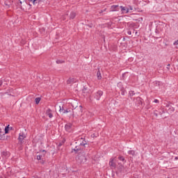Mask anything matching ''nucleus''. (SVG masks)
Segmentation results:
<instances>
[{"mask_svg": "<svg viewBox=\"0 0 178 178\" xmlns=\"http://www.w3.org/2000/svg\"><path fill=\"white\" fill-rule=\"evenodd\" d=\"M83 92H86L87 91V88H84V89L83 90Z\"/></svg>", "mask_w": 178, "mask_h": 178, "instance_id": "obj_26", "label": "nucleus"}, {"mask_svg": "<svg viewBox=\"0 0 178 178\" xmlns=\"http://www.w3.org/2000/svg\"><path fill=\"white\" fill-rule=\"evenodd\" d=\"M56 63H60V61L57 60Z\"/></svg>", "mask_w": 178, "mask_h": 178, "instance_id": "obj_28", "label": "nucleus"}, {"mask_svg": "<svg viewBox=\"0 0 178 178\" xmlns=\"http://www.w3.org/2000/svg\"><path fill=\"white\" fill-rule=\"evenodd\" d=\"M154 102L155 104H158V103L159 102V101L158 99H155V100L154 101Z\"/></svg>", "mask_w": 178, "mask_h": 178, "instance_id": "obj_23", "label": "nucleus"}, {"mask_svg": "<svg viewBox=\"0 0 178 178\" xmlns=\"http://www.w3.org/2000/svg\"><path fill=\"white\" fill-rule=\"evenodd\" d=\"M29 2H31L33 5H37L41 2V0H29Z\"/></svg>", "mask_w": 178, "mask_h": 178, "instance_id": "obj_9", "label": "nucleus"}, {"mask_svg": "<svg viewBox=\"0 0 178 178\" xmlns=\"http://www.w3.org/2000/svg\"><path fill=\"white\" fill-rule=\"evenodd\" d=\"M115 161L116 160L115 159H111L109 162L110 166H112V168H115L116 167V164L115 163Z\"/></svg>", "mask_w": 178, "mask_h": 178, "instance_id": "obj_6", "label": "nucleus"}, {"mask_svg": "<svg viewBox=\"0 0 178 178\" xmlns=\"http://www.w3.org/2000/svg\"><path fill=\"white\" fill-rule=\"evenodd\" d=\"M119 6H112L110 8V12H119Z\"/></svg>", "mask_w": 178, "mask_h": 178, "instance_id": "obj_4", "label": "nucleus"}, {"mask_svg": "<svg viewBox=\"0 0 178 178\" xmlns=\"http://www.w3.org/2000/svg\"><path fill=\"white\" fill-rule=\"evenodd\" d=\"M120 8L121 9L122 15H127V13H129V7L121 6Z\"/></svg>", "mask_w": 178, "mask_h": 178, "instance_id": "obj_2", "label": "nucleus"}, {"mask_svg": "<svg viewBox=\"0 0 178 178\" xmlns=\"http://www.w3.org/2000/svg\"><path fill=\"white\" fill-rule=\"evenodd\" d=\"M20 3H22V1H20Z\"/></svg>", "mask_w": 178, "mask_h": 178, "instance_id": "obj_35", "label": "nucleus"}, {"mask_svg": "<svg viewBox=\"0 0 178 178\" xmlns=\"http://www.w3.org/2000/svg\"><path fill=\"white\" fill-rule=\"evenodd\" d=\"M118 172H124V166H123V165H120L118 167Z\"/></svg>", "mask_w": 178, "mask_h": 178, "instance_id": "obj_11", "label": "nucleus"}, {"mask_svg": "<svg viewBox=\"0 0 178 178\" xmlns=\"http://www.w3.org/2000/svg\"><path fill=\"white\" fill-rule=\"evenodd\" d=\"M59 112H62V113H69V111L62 108L60 106H59Z\"/></svg>", "mask_w": 178, "mask_h": 178, "instance_id": "obj_12", "label": "nucleus"}, {"mask_svg": "<svg viewBox=\"0 0 178 178\" xmlns=\"http://www.w3.org/2000/svg\"><path fill=\"white\" fill-rule=\"evenodd\" d=\"M4 136H5V132H3V129L0 128V140H2Z\"/></svg>", "mask_w": 178, "mask_h": 178, "instance_id": "obj_10", "label": "nucleus"}, {"mask_svg": "<svg viewBox=\"0 0 178 178\" xmlns=\"http://www.w3.org/2000/svg\"><path fill=\"white\" fill-rule=\"evenodd\" d=\"M129 13H130V12H131V10H133V7H131V6H129Z\"/></svg>", "mask_w": 178, "mask_h": 178, "instance_id": "obj_20", "label": "nucleus"}, {"mask_svg": "<svg viewBox=\"0 0 178 178\" xmlns=\"http://www.w3.org/2000/svg\"><path fill=\"white\" fill-rule=\"evenodd\" d=\"M24 138H26V135H25V134L23 133V132L20 133V134H19V138H18V140H19V141H21V143H22V141H23V139H24Z\"/></svg>", "mask_w": 178, "mask_h": 178, "instance_id": "obj_5", "label": "nucleus"}, {"mask_svg": "<svg viewBox=\"0 0 178 178\" xmlns=\"http://www.w3.org/2000/svg\"><path fill=\"white\" fill-rule=\"evenodd\" d=\"M43 152H45V150H43Z\"/></svg>", "mask_w": 178, "mask_h": 178, "instance_id": "obj_34", "label": "nucleus"}, {"mask_svg": "<svg viewBox=\"0 0 178 178\" xmlns=\"http://www.w3.org/2000/svg\"><path fill=\"white\" fill-rule=\"evenodd\" d=\"M36 158H37L38 161H40L41 159V158H42V155H38L36 156Z\"/></svg>", "mask_w": 178, "mask_h": 178, "instance_id": "obj_19", "label": "nucleus"}, {"mask_svg": "<svg viewBox=\"0 0 178 178\" xmlns=\"http://www.w3.org/2000/svg\"><path fill=\"white\" fill-rule=\"evenodd\" d=\"M0 86H2V81H0Z\"/></svg>", "mask_w": 178, "mask_h": 178, "instance_id": "obj_30", "label": "nucleus"}, {"mask_svg": "<svg viewBox=\"0 0 178 178\" xmlns=\"http://www.w3.org/2000/svg\"><path fill=\"white\" fill-rule=\"evenodd\" d=\"M5 134H8L9 133V125L5 127Z\"/></svg>", "mask_w": 178, "mask_h": 178, "instance_id": "obj_14", "label": "nucleus"}, {"mask_svg": "<svg viewBox=\"0 0 178 178\" xmlns=\"http://www.w3.org/2000/svg\"><path fill=\"white\" fill-rule=\"evenodd\" d=\"M46 115H47V116H49V118H53V115H52V111H51V109H47L46 111Z\"/></svg>", "mask_w": 178, "mask_h": 178, "instance_id": "obj_8", "label": "nucleus"}, {"mask_svg": "<svg viewBox=\"0 0 178 178\" xmlns=\"http://www.w3.org/2000/svg\"><path fill=\"white\" fill-rule=\"evenodd\" d=\"M174 45H175V47H176V48H178V40H177L174 42Z\"/></svg>", "mask_w": 178, "mask_h": 178, "instance_id": "obj_21", "label": "nucleus"}, {"mask_svg": "<svg viewBox=\"0 0 178 178\" xmlns=\"http://www.w3.org/2000/svg\"><path fill=\"white\" fill-rule=\"evenodd\" d=\"M76 161H78V162H79L80 163L86 162V155L84 154V153L79 154L76 157Z\"/></svg>", "mask_w": 178, "mask_h": 178, "instance_id": "obj_1", "label": "nucleus"}, {"mask_svg": "<svg viewBox=\"0 0 178 178\" xmlns=\"http://www.w3.org/2000/svg\"><path fill=\"white\" fill-rule=\"evenodd\" d=\"M79 108H80V112H83V110H82L83 107L81 106H79Z\"/></svg>", "mask_w": 178, "mask_h": 178, "instance_id": "obj_24", "label": "nucleus"}, {"mask_svg": "<svg viewBox=\"0 0 178 178\" xmlns=\"http://www.w3.org/2000/svg\"><path fill=\"white\" fill-rule=\"evenodd\" d=\"M103 95H104V92H103L102 91H101V90H99V91L96 93L95 98H96V99H97V101H99L101 97H102Z\"/></svg>", "mask_w": 178, "mask_h": 178, "instance_id": "obj_3", "label": "nucleus"}, {"mask_svg": "<svg viewBox=\"0 0 178 178\" xmlns=\"http://www.w3.org/2000/svg\"><path fill=\"white\" fill-rule=\"evenodd\" d=\"M175 161H177L178 157H175Z\"/></svg>", "mask_w": 178, "mask_h": 178, "instance_id": "obj_29", "label": "nucleus"}, {"mask_svg": "<svg viewBox=\"0 0 178 178\" xmlns=\"http://www.w3.org/2000/svg\"><path fill=\"white\" fill-rule=\"evenodd\" d=\"M128 154H130L131 155H134V150H129L128 152Z\"/></svg>", "mask_w": 178, "mask_h": 178, "instance_id": "obj_18", "label": "nucleus"}, {"mask_svg": "<svg viewBox=\"0 0 178 178\" xmlns=\"http://www.w3.org/2000/svg\"><path fill=\"white\" fill-rule=\"evenodd\" d=\"M35 104H40V101H41V99L40 97H38L35 99Z\"/></svg>", "mask_w": 178, "mask_h": 178, "instance_id": "obj_17", "label": "nucleus"}, {"mask_svg": "<svg viewBox=\"0 0 178 178\" xmlns=\"http://www.w3.org/2000/svg\"><path fill=\"white\" fill-rule=\"evenodd\" d=\"M92 137H95V135H94V134H93V135H92Z\"/></svg>", "mask_w": 178, "mask_h": 178, "instance_id": "obj_31", "label": "nucleus"}, {"mask_svg": "<svg viewBox=\"0 0 178 178\" xmlns=\"http://www.w3.org/2000/svg\"><path fill=\"white\" fill-rule=\"evenodd\" d=\"M132 92V95H134V93H133V92Z\"/></svg>", "mask_w": 178, "mask_h": 178, "instance_id": "obj_32", "label": "nucleus"}, {"mask_svg": "<svg viewBox=\"0 0 178 178\" xmlns=\"http://www.w3.org/2000/svg\"><path fill=\"white\" fill-rule=\"evenodd\" d=\"M118 159L120 160V161H124V157H123V156H119L118 157Z\"/></svg>", "mask_w": 178, "mask_h": 178, "instance_id": "obj_22", "label": "nucleus"}, {"mask_svg": "<svg viewBox=\"0 0 178 178\" xmlns=\"http://www.w3.org/2000/svg\"><path fill=\"white\" fill-rule=\"evenodd\" d=\"M170 109H171L172 112L175 111V108H173V107L170 108Z\"/></svg>", "mask_w": 178, "mask_h": 178, "instance_id": "obj_25", "label": "nucleus"}, {"mask_svg": "<svg viewBox=\"0 0 178 178\" xmlns=\"http://www.w3.org/2000/svg\"><path fill=\"white\" fill-rule=\"evenodd\" d=\"M129 34H131V32H129Z\"/></svg>", "mask_w": 178, "mask_h": 178, "instance_id": "obj_33", "label": "nucleus"}, {"mask_svg": "<svg viewBox=\"0 0 178 178\" xmlns=\"http://www.w3.org/2000/svg\"><path fill=\"white\" fill-rule=\"evenodd\" d=\"M76 81H74V78H70L67 81V84H72V83H75Z\"/></svg>", "mask_w": 178, "mask_h": 178, "instance_id": "obj_13", "label": "nucleus"}, {"mask_svg": "<svg viewBox=\"0 0 178 178\" xmlns=\"http://www.w3.org/2000/svg\"><path fill=\"white\" fill-rule=\"evenodd\" d=\"M154 115H155V116H158V113L154 112Z\"/></svg>", "mask_w": 178, "mask_h": 178, "instance_id": "obj_27", "label": "nucleus"}, {"mask_svg": "<svg viewBox=\"0 0 178 178\" xmlns=\"http://www.w3.org/2000/svg\"><path fill=\"white\" fill-rule=\"evenodd\" d=\"M72 124L70 123L66 124L65 127L66 131H70V130H72Z\"/></svg>", "mask_w": 178, "mask_h": 178, "instance_id": "obj_7", "label": "nucleus"}, {"mask_svg": "<svg viewBox=\"0 0 178 178\" xmlns=\"http://www.w3.org/2000/svg\"><path fill=\"white\" fill-rule=\"evenodd\" d=\"M74 17H76V13H72L70 14V18L71 19H74Z\"/></svg>", "mask_w": 178, "mask_h": 178, "instance_id": "obj_15", "label": "nucleus"}, {"mask_svg": "<svg viewBox=\"0 0 178 178\" xmlns=\"http://www.w3.org/2000/svg\"><path fill=\"white\" fill-rule=\"evenodd\" d=\"M97 79L99 80H101L102 76H101V72H97Z\"/></svg>", "mask_w": 178, "mask_h": 178, "instance_id": "obj_16", "label": "nucleus"}]
</instances>
